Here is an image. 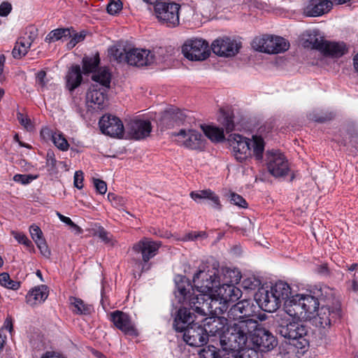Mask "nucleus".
Instances as JSON below:
<instances>
[{"label":"nucleus","mask_w":358,"mask_h":358,"mask_svg":"<svg viewBox=\"0 0 358 358\" xmlns=\"http://www.w3.org/2000/svg\"><path fill=\"white\" fill-rule=\"evenodd\" d=\"M257 307L251 300H242L236 304L231 306L227 313V320H245L251 319L256 313Z\"/></svg>","instance_id":"obj_14"},{"label":"nucleus","mask_w":358,"mask_h":358,"mask_svg":"<svg viewBox=\"0 0 358 358\" xmlns=\"http://www.w3.org/2000/svg\"><path fill=\"white\" fill-rule=\"evenodd\" d=\"M37 36V30L34 27H31L29 29L28 32H26L25 36L24 37L27 41L29 42V43L32 44V43L35 41Z\"/></svg>","instance_id":"obj_61"},{"label":"nucleus","mask_w":358,"mask_h":358,"mask_svg":"<svg viewBox=\"0 0 358 358\" xmlns=\"http://www.w3.org/2000/svg\"><path fill=\"white\" fill-rule=\"evenodd\" d=\"M161 246V242L154 241L148 238H143L134 244L132 250L136 253H141L142 260L145 264L157 253Z\"/></svg>","instance_id":"obj_19"},{"label":"nucleus","mask_w":358,"mask_h":358,"mask_svg":"<svg viewBox=\"0 0 358 358\" xmlns=\"http://www.w3.org/2000/svg\"><path fill=\"white\" fill-rule=\"evenodd\" d=\"M331 113H324L322 111H313L309 114V119L320 123L330 120L333 117Z\"/></svg>","instance_id":"obj_47"},{"label":"nucleus","mask_w":358,"mask_h":358,"mask_svg":"<svg viewBox=\"0 0 358 358\" xmlns=\"http://www.w3.org/2000/svg\"><path fill=\"white\" fill-rule=\"evenodd\" d=\"M99 64V56L85 57L83 59V69L85 73L94 72Z\"/></svg>","instance_id":"obj_39"},{"label":"nucleus","mask_w":358,"mask_h":358,"mask_svg":"<svg viewBox=\"0 0 358 358\" xmlns=\"http://www.w3.org/2000/svg\"><path fill=\"white\" fill-rule=\"evenodd\" d=\"M12 10V5L7 1H3L0 5V16L6 17Z\"/></svg>","instance_id":"obj_58"},{"label":"nucleus","mask_w":358,"mask_h":358,"mask_svg":"<svg viewBox=\"0 0 358 358\" xmlns=\"http://www.w3.org/2000/svg\"><path fill=\"white\" fill-rule=\"evenodd\" d=\"M252 48L262 52L277 54L288 50L289 43L283 38L273 36L256 37L252 43Z\"/></svg>","instance_id":"obj_9"},{"label":"nucleus","mask_w":358,"mask_h":358,"mask_svg":"<svg viewBox=\"0 0 358 358\" xmlns=\"http://www.w3.org/2000/svg\"><path fill=\"white\" fill-rule=\"evenodd\" d=\"M302 319H294L289 316L285 311L276 315V333L282 337L289 340H300L301 348L308 345V341L304 338L308 333L306 326L299 322Z\"/></svg>","instance_id":"obj_6"},{"label":"nucleus","mask_w":358,"mask_h":358,"mask_svg":"<svg viewBox=\"0 0 358 358\" xmlns=\"http://www.w3.org/2000/svg\"><path fill=\"white\" fill-rule=\"evenodd\" d=\"M127 51L124 48L112 47L108 50L109 55L118 62H127Z\"/></svg>","instance_id":"obj_42"},{"label":"nucleus","mask_w":358,"mask_h":358,"mask_svg":"<svg viewBox=\"0 0 358 358\" xmlns=\"http://www.w3.org/2000/svg\"><path fill=\"white\" fill-rule=\"evenodd\" d=\"M220 122L225 128L227 132L232 131L234 129L235 124L232 116L224 110H221Z\"/></svg>","instance_id":"obj_45"},{"label":"nucleus","mask_w":358,"mask_h":358,"mask_svg":"<svg viewBox=\"0 0 358 358\" xmlns=\"http://www.w3.org/2000/svg\"><path fill=\"white\" fill-rule=\"evenodd\" d=\"M15 43L22 47V50H19L18 52H17L16 50L15 51H12L13 56L15 59H20L25 56L31 45V44L29 43L24 36L18 38Z\"/></svg>","instance_id":"obj_40"},{"label":"nucleus","mask_w":358,"mask_h":358,"mask_svg":"<svg viewBox=\"0 0 358 358\" xmlns=\"http://www.w3.org/2000/svg\"><path fill=\"white\" fill-rule=\"evenodd\" d=\"M214 292L229 306L230 303L236 301L242 295V292L239 288L229 283L220 284L215 287Z\"/></svg>","instance_id":"obj_24"},{"label":"nucleus","mask_w":358,"mask_h":358,"mask_svg":"<svg viewBox=\"0 0 358 358\" xmlns=\"http://www.w3.org/2000/svg\"><path fill=\"white\" fill-rule=\"evenodd\" d=\"M71 37L70 29H57L51 31L45 37V41L48 43L59 40H69Z\"/></svg>","instance_id":"obj_37"},{"label":"nucleus","mask_w":358,"mask_h":358,"mask_svg":"<svg viewBox=\"0 0 358 358\" xmlns=\"http://www.w3.org/2000/svg\"><path fill=\"white\" fill-rule=\"evenodd\" d=\"M85 38V31H80V33H76L73 30L71 31V37L69 38L70 41L67 43V47L69 49L73 48L77 43L80 41H83Z\"/></svg>","instance_id":"obj_48"},{"label":"nucleus","mask_w":358,"mask_h":358,"mask_svg":"<svg viewBox=\"0 0 358 358\" xmlns=\"http://www.w3.org/2000/svg\"><path fill=\"white\" fill-rule=\"evenodd\" d=\"M313 292L315 297L318 299V301L324 303L322 306H335V302L340 303L339 299L336 297V292L329 286H316Z\"/></svg>","instance_id":"obj_27"},{"label":"nucleus","mask_w":358,"mask_h":358,"mask_svg":"<svg viewBox=\"0 0 358 358\" xmlns=\"http://www.w3.org/2000/svg\"><path fill=\"white\" fill-rule=\"evenodd\" d=\"M199 237H206V233L205 232H190L185 236H184L182 238H180L182 241H194L197 239Z\"/></svg>","instance_id":"obj_57"},{"label":"nucleus","mask_w":358,"mask_h":358,"mask_svg":"<svg viewBox=\"0 0 358 358\" xmlns=\"http://www.w3.org/2000/svg\"><path fill=\"white\" fill-rule=\"evenodd\" d=\"M266 166L268 172L275 178L284 177L289 171L287 159L282 153L277 150L266 152Z\"/></svg>","instance_id":"obj_12"},{"label":"nucleus","mask_w":358,"mask_h":358,"mask_svg":"<svg viewBox=\"0 0 358 358\" xmlns=\"http://www.w3.org/2000/svg\"><path fill=\"white\" fill-rule=\"evenodd\" d=\"M57 215L62 222L66 224L67 225L71 227L73 224V222L69 217L63 215L59 212H57Z\"/></svg>","instance_id":"obj_63"},{"label":"nucleus","mask_w":358,"mask_h":358,"mask_svg":"<svg viewBox=\"0 0 358 358\" xmlns=\"http://www.w3.org/2000/svg\"><path fill=\"white\" fill-rule=\"evenodd\" d=\"M17 119L27 130L30 131L33 129V124L27 116H25L22 113L18 112L17 113Z\"/></svg>","instance_id":"obj_51"},{"label":"nucleus","mask_w":358,"mask_h":358,"mask_svg":"<svg viewBox=\"0 0 358 358\" xmlns=\"http://www.w3.org/2000/svg\"><path fill=\"white\" fill-rule=\"evenodd\" d=\"M217 264L218 270H219V275L220 276V284H236L241 280V273L236 269H231L229 268H220L219 264L217 262H213L210 267L213 264Z\"/></svg>","instance_id":"obj_32"},{"label":"nucleus","mask_w":358,"mask_h":358,"mask_svg":"<svg viewBox=\"0 0 358 358\" xmlns=\"http://www.w3.org/2000/svg\"><path fill=\"white\" fill-rule=\"evenodd\" d=\"M56 159L55 154L52 150H48L46 156V164L50 166L52 169L56 166Z\"/></svg>","instance_id":"obj_60"},{"label":"nucleus","mask_w":358,"mask_h":358,"mask_svg":"<svg viewBox=\"0 0 358 358\" xmlns=\"http://www.w3.org/2000/svg\"><path fill=\"white\" fill-rule=\"evenodd\" d=\"M94 236H98L106 244L110 246H113L115 241L113 239V236L108 232L103 227H99L94 232Z\"/></svg>","instance_id":"obj_44"},{"label":"nucleus","mask_w":358,"mask_h":358,"mask_svg":"<svg viewBox=\"0 0 358 358\" xmlns=\"http://www.w3.org/2000/svg\"><path fill=\"white\" fill-rule=\"evenodd\" d=\"M317 310V315L313 317L315 324L320 328H328L340 317L341 303L335 302V306H322Z\"/></svg>","instance_id":"obj_13"},{"label":"nucleus","mask_w":358,"mask_h":358,"mask_svg":"<svg viewBox=\"0 0 358 358\" xmlns=\"http://www.w3.org/2000/svg\"><path fill=\"white\" fill-rule=\"evenodd\" d=\"M83 173L81 171H76L74 174V185L78 189H80L83 188Z\"/></svg>","instance_id":"obj_59"},{"label":"nucleus","mask_w":358,"mask_h":358,"mask_svg":"<svg viewBox=\"0 0 358 358\" xmlns=\"http://www.w3.org/2000/svg\"><path fill=\"white\" fill-rule=\"evenodd\" d=\"M42 358H65V357H60L52 352H47Z\"/></svg>","instance_id":"obj_64"},{"label":"nucleus","mask_w":358,"mask_h":358,"mask_svg":"<svg viewBox=\"0 0 358 358\" xmlns=\"http://www.w3.org/2000/svg\"><path fill=\"white\" fill-rule=\"evenodd\" d=\"M12 234L13 235L16 241L21 244H22V243H24V241H26V239L27 238L26 235L23 233L12 231Z\"/></svg>","instance_id":"obj_62"},{"label":"nucleus","mask_w":358,"mask_h":358,"mask_svg":"<svg viewBox=\"0 0 358 358\" xmlns=\"http://www.w3.org/2000/svg\"><path fill=\"white\" fill-rule=\"evenodd\" d=\"M238 353H240L239 358H259L257 348H251L250 343H247L245 348L237 350V355Z\"/></svg>","instance_id":"obj_46"},{"label":"nucleus","mask_w":358,"mask_h":358,"mask_svg":"<svg viewBox=\"0 0 358 358\" xmlns=\"http://www.w3.org/2000/svg\"><path fill=\"white\" fill-rule=\"evenodd\" d=\"M250 340L253 347L261 352L270 351L277 345L275 337L264 329H256Z\"/></svg>","instance_id":"obj_16"},{"label":"nucleus","mask_w":358,"mask_h":358,"mask_svg":"<svg viewBox=\"0 0 358 358\" xmlns=\"http://www.w3.org/2000/svg\"><path fill=\"white\" fill-rule=\"evenodd\" d=\"M52 141L59 150L66 151L69 149V144L62 133L55 132L52 135Z\"/></svg>","instance_id":"obj_43"},{"label":"nucleus","mask_w":358,"mask_h":358,"mask_svg":"<svg viewBox=\"0 0 358 358\" xmlns=\"http://www.w3.org/2000/svg\"><path fill=\"white\" fill-rule=\"evenodd\" d=\"M0 285L8 289L17 290L20 287V282L11 280L8 273H2L0 274Z\"/></svg>","instance_id":"obj_41"},{"label":"nucleus","mask_w":358,"mask_h":358,"mask_svg":"<svg viewBox=\"0 0 358 358\" xmlns=\"http://www.w3.org/2000/svg\"><path fill=\"white\" fill-rule=\"evenodd\" d=\"M48 287L45 285L35 287L27 293L26 301L31 306L41 304L48 298Z\"/></svg>","instance_id":"obj_30"},{"label":"nucleus","mask_w":358,"mask_h":358,"mask_svg":"<svg viewBox=\"0 0 358 358\" xmlns=\"http://www.w3.org/2000/svg\"><path fill=\"white\" fill-rule=\"evenodd\" d=\"M92 80L94 83L87 93V100L96 105L98 108H103L106 99V92L110 86L111 75L108 70L102 69L93 73Z\"/></svg>","instance_id":"obj_7"},{"label":"nucleus","mask_w":358,"mask_h":358,"mask_svg":"<svg viewBox=\"0 0 358 358\" xmlns=\"http://www.w3.org/2000/svg\"><path fill=\"white\" fill-rule=\"evenodd\" d=\"M29 232L35 243H36L37 239H44L41 229L36 225H31L29 228Z\"/></svg>","instance_id":"obj_53"},{"label":"nucleus","mask_w":358,"mask_h":358,"mask_svg":"<svg viewBox=\"0 0 358 358\" xmlns=\"http://www.w3.org/2000/svg\"><path fill=\"white\" fill-rule=\"evenodd\" d=\"M122 3L120 0H112L107 6V11L111 15H115L121 10Z\"/></svg>","instance_id":"obj_50"},{"label":"nucleus","mask_w":358,"mask_h":358,"mask_svg":"<svg viewBox=\"0 0 358 358\" xmlns=\"http://www.w3.org/2000/svg\"><path fill=\"white\" fill-rule=\"evenodd\" d=\"M13 180L15 182L26 185L29 183L33 180V177L30 175L16 174L14 176Z\"/></svg>","instance_id":"obj_56"},{"label":"nucleus","mask_w":358,"mask_h":358,"mask_svg":"<svg viewBox=\"0 0 358 358\" xmlns=\"http://www.w3.org/2000/svg\"><path fill=\"white\" fill-rule=\"evenodd\" d=\"M320 302L314 295L296 294L285 302L283 310L294 319L309 320L313 319Z\"/></svg>","instance_id":"obj_5"},{"label":"nucleus","mask_w":358,"mask_h":358,"mask_svg":"<svg viewBox=\"0 0 358 358\" xmlns=\"http://www.w3.org/2000/svg\"><path fill=\"white\" fill-rule=\"evenodd\" d=\"M172 136H176V141L189 149L202 150L205 147L202 135L195 130L181 129L178 133H173Z\"/></svg>","instance_id":"obj_15"},{"label":"nucleus","mask_w":358,"mask_h":358,"mask_svg":"<svg viewBox=\"0 0 358 358\" xmlns=\"http://www.w3.org/2000/svg\"><path fill=\"white\" fill-rule=\"evenodd\" d=\"M257 326L258 322L254 319L238 320L229 324L221 338L222 347L234 350L245 348Z\"/></svg>","instance_id":"obj_3"},{"label":"nucleus","mask_w":358,"mask_h":358,"mask_svg":"<svg viewBox=\"0 0 358 358\" xmlns=\"http://www.w3.org/2000/svg\"><path fill=\"white\" fill-rule=\"evenodd\" d=\"M184 56L192 61H202L210 55L208 43L201 38H192L185 41L182 48Z\"/></svg>","instance_id":"obj_11"},{"label":"nucleus","mask_w":358,"mask_h":358,"mask_svg":"<svg viewBox=\"0 0 358 358\" xmlns=\"http://www.w3.org/2000/svg\"><path fill=\"white\" fill-rule=\"evenodd\" d=\"M152 131V125L148 120H131L128 126V134L131 138L141 140L148 136Z\"/></svg>","instance_id":"obj_23"},{"label":"nucleus","mask_w":358,"mask_h":358,"mask_svg":"<svg viewBox=\"0 0 358 358\" xmlns=\"http://www.w3.org/2000/svg\"><path fill=\"white\" fill-rule=\"evenodd\" d=\"M302 43L305 48L321 51L324 40L317 31H307L303 34Z\"/></svg>","instance_id":"obj_31"},{"label":"nucleus","mask_w":358,"mask_h":358,"mask_svg":"<svg viewBox=\"0 0 358 358\" xmlns=\"http://www.w3.org/2000/svg\"><path fill=\"white\" fill-rule=\"evenodd\" d=\"M94 185L96 191L101 194H105L107 191V185L103 180L94 179Z\"/></svg>","instance_id":"obj_55"},{"label":"nucleus","mask_w":358,"mask_h":358,"mask_svg":"<svg viewBox=\"0 0 358 358\" xmlns=\"http://www.w3.org/2000/svg\"><path fill=\"white\" fill-rule=\"evenodd\" d=\"M66 87L70 91L77 88L83 80L81 70L79 65H73L69 69L66 76Z\"/></svg>","instance_id":"obj_34"},{"label":"nucleus","mask_w":358,"mask_h":358,"mask_svg":"<svg viewBox=\"0 0 358 358\" xmlns=\"http://www.w3.org/2000/svg\"><path fill=\"white\" fill-rule=\"evenodd\" d=\"M38 248L39 249L41 255L46 258H49L51 252L47 245V243L45 239H37L36 243Z\"/></svg>","instance_id":"obj_49"},{"label":"nucleus","mask_w":358,"mask_h":358,"mask_svg":"<svg viewBox=\"0 0 358 358\" xmlns=\"http://www.w3.org/2000/svg\"><path fill=\"white\" fill-rule=\"evenodd\" d=\"M230 201L233 204L236 205L238 206H240L242 208L247 207L246 201L241 196H240L236 193L231 194Z\"/></svg>","instance_id":"obj_52"},{"label":"nucleus","mask_w":358,"mask_h":358,"mask_svg":"<svg viewBox=\"0 0 358 358\" xmlns=\"http://www.w3.org/2000/svg\"><path fill=\"white\" fill-rule=\"evenodd\" d=\"M222 350L217 351L214 346H207L199 351V358H238L237 350L222 347Z\"/></svg>","instance_id":"obj_29"},{"label":"nucleus","mask_w":358,"mask_h":358,"mask_svg":"<svg viewBox=\"0 0 358 358\" xmlns=\"http://www.w3.org/2000/svg\"><path fill=\"white\" fill-rule=\"evenodd\" d=\"M155 57L153 53L145 49L131 48L127 51V62L129 65L143 66L153 64Z\"/></svg>","instance_id":"obj_20"},{"label":"nucleus","mask_w":358,"mask_h":358,"mask_svg":"<svg viewBox=\"0 0 358 358\" xmlns=\"http://www.w3.org/2000/svg\"><path fill=\"white\" fill-rule=\"evenodd\" d=\"M218 264L215 263L210 267L206 266L194 274V287L198 292L209 293L210 299L204 303L201 312L204 315L219 317L225 313L229 305L214 292L215 287L220 284Z\"/></svg>","instance_id":"obj_1"},{"label":"nucleus","mask_w":358,"mask_h":358,"mask_svg":"<svg viewBox=\"0 0 358 358\" xmlns=\"http://www.w3.org/2000/svg\"><path fill=\"white\" fill-rule=\"evenodd\" d=\"M36 84L43 90L47 84L46 72L45 71H40L36 75Z\"/></svg>","instance_id":"obj_54"},{"label":"nucleus","mask_w":358,"mask_h":358,"mask_svg":"<svg viewBox=\"0 0 358 358\" xmlns=\"http://www.w3.org/2000/svg\"><path fill=\"white\" fill-rule=\"evenodd\" d=\"M110 320L116 328L125 334L136 335V330L129 316L120 310H115L110 315Z\"/></svg>","instance_id":"obj_22"},{"label":"nucleus","mask_w":358,"mask_h":358,"mask_svg":"<svg viewBox=\"0 0 358 358\" xmlns=\"http://www.w3.org/2000/svg\"><path fill=\"white\" fill-rule=\"evenodd\" d=\"M71 305L72 306V311L76 314L87 315L91 313L92 306L87 305L84 301L80 299L73 297L70 299Z\"/></svg>","instance_id":"obj_38"},{"label":"nucleus","mask_w":358,"mask_h":358,"mask_svg":"<svg viewBox=\"0 0 358 358\" xmlns=\"http://www.w3.org/2000/svg\"><path fill=\"white\" fill-rule=\"evenodd\" d=\"M255 300L259 307L266 312L275 311L281 305L280 299L270 289H261L255 295Z\"/></svg>","instance_id":"obj_21"},{"label":"nucleus","mask_w":358,"mask_h":358,"mask_svg":"<svg viewBox=\"0 0 358 358\" xmlns=\"http://www.w3.org/2000/svg\"><path fill=\"white\" fill-rule=\"evenodd\" d=\"M190 196L197 203H202L203 201H208V204L213 208L218 210L222 208L219 196L209 189L192 192Z\"/></svg>","instance_id":"obj_28"},{"label":"nucleus","mask_w":358,"mask_h":358,"mask_svg":"<svg viewBox=\"0 0 358 358\" xmlns=\"http://www.w3.org/2000/svg\"><path fill=\"white\" fill-rule=\"evenodd\" d=\"M321 52L327 56L340 57L347 52V48L344 43L325 41Z\"/></svg>","instance_id":"obj_33"},{"label":"nucleus","mask_w":358,"mask_h":358,"mask_svg":"<svg viewBox=\"0 0 358 358\" xmlns=\"http://www.w3.org/2000/svg\"><path fill=\"white\" fill-rule=\"evenodd\" d=\"M180 5L176 3L161 2L156 4L155 12L159 22L168 27L179 24Z\"/></svg>","instance_id":"obj_10"},{"label":"nucleus","mask_w":358,"mask_h":358,"mask_svg":"<svg viewBox=\"0 0 358 358\" xmlns=\"http://www.w3.org/2000/svg\"><path fill=\"white\" fill-rule=\"evenodd\" d=\"M213 52L220 57H232L236 55L241 44L231 38H220L214 41L211 45Z\"/></svg>","instance_id":"obj_18"},{"label":"nucleus","mask_w":358,"mask_h":358,"mask_svg":"<svg viewBox=\"0 0 358 358\" xmlns=\"http://www.w3.org/2000/svg\"><path fill=\"white\" fill-rule=\"evenodd\" d=\"M271 290L276 295L278 299H280V302L282 303L287 301H289V296L291 295V288L289 285L282 281L276 282L273 286L271 287Z\"/></svg>","instance_id":"obj_35"},{"label":"nucleus","mask_w":358,"mask_h":358,"mask_svg":"<svg viewBox=\"0 0 358 358\" xmlns=\"http://www.w3.org/2000/svg\"><path fill=\"white\" fill-rule=\"evenodd\" d=\"M332 6L329 0H310L304 8V13L309 17H317L328 13Z\"/></svg>","instance_id":"obj_26"},{"label":"nucleus","mask_w":358,"mask_h":358,"mask_svg":"<svg viewBox=\"0 0 358 358\" xmlns=\"http://www.w3.org/2000/svg\"><path fill=\"white\" fill-rule=\"evenodd\" d=\"M185 114L178 108H170L163 113L160 120L159 124L162 129H168L179 125L185 119Z\"/></svg>","instance_id":"obj_25"},{"label":"nucleus","mask_w":358,"mask_h":358,"mask_svg":"<svg viewBox=\"0 0 358 358\" xmlns=\"http://www.w3.org/2000/svg\"><path fill=\"white\" fill-rule=\"evenodd\" d=\"M227 142L237 161L243 162L253 155L257 161H262L264 151V141L261 136H253L252 139L238 134H231Z\"/></svg>","instance_id":"obj_4"},{"label":"nucleus","mask_w":358,"mask_h":358,"mask_svg":"<svg viewBox=\"0 0 358 358\" xmlns=\"http://www.w3.org/2000/svg\"><path fill=\"white\" fill-rule=\"evenodd\" d=\"M205 135L212 141L220 142L224 139V131L222 129L211 126H201Z\"/></svg>","instance_id":"obj_36"},{"label":"nucleus","mask_w":358,"mask_h":358,"mask_svg":"<svg viewBox=\"0 0 358 358\" xmlns=\"http://www.w3.org/2000/svg\"><path fill=\"white\" fill-rule=\"evenodd\" d=\"M102 133L111 137L122 138L124 134V125L115 116L103 115L99 120Z\"/></svg>","instance_id":"obj_17"},{"label":"nucleus","mask_w":358,"mask_h":358,"mask_svg":"<svg viewBox=\"0 0 358 358\" xmlns=\"http://www.w3.org/2000/svg\"><path fill=\"white\" fill-rule=\"evenodd\" d=\"M173 327L177 331H185L183 339L190 346H203L208 340L207 331L198 322H194L192 314L186 308L178 310Z\"/></svg>","instance_id":"obj_2"},{"label":"nucleus","mask_w":358,"mask_h":358,"mask_svg":"<svg viewBox=\"0 0 358 358\" xmlns=\"http://www.w3.org/2000/svg\"><path fill=\"white\" fill-rule=\"evenodd\" d=\"M186 285L187 287L190 286L187 280H182L180 282L176 283L177 290L175 294L176 296L178 298V301L180 303H185L188 300L189 305L190 306V309L189 310L192 314L193 318L196 317L194 314H197L202 317L207 316V315L203 314L201 310V308H203V305L204 303H208V301L210 299V295H209V293L199 292L198 294L192 296L189 295V290L187 291Z\"/></svg>","instance_id":"obj_8"}]
</instances>
